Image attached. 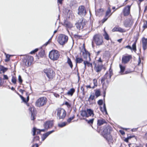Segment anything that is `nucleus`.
Returning <instances> with one entry per match:
<instances>
[{
	"label": "nucleus",
	"mask_w": 147,
	"mask_h": 147,
	"mask_svg": "<svg viewBox=\"0 0 147 147\" xmlns=\"http://www.w3.org/2000/svg\"><path fill=\"white\" fill-rule=\"evenodd\" d=\"M86 25L85 20L82 18L79 20L78 23L76 24V26L78 29H82Z\"/></svg>",
	"instance_id": "nucleus-9"
},
{
	"label": "nucleus",
	"mask_w": 147,
	"mask_h": 147,
	"mask_svg": "<svg viewBox=\"0 0 147 147\" xmlns=\"http://www.w3.org/2000/svg\"><path fill=\"white\" fill-rule=\"evenodd\" d=\"M111 13V9L109 7H108L105 16L107 18H109L112 14Z\"/></svg>",
	"instance_id": "nucleus-25"
},
{
	"label": "nucleus",
	"mask_w": 147,
	"mask_h": 147,
	"mask_svg": "<svg viewBox=\"0 0 147 147\" xmlns=\"http://www.w3.org/2000/svg\"><path fill=\"white\" fill-rule=\"evenodd\" d=\"M47 102V99L44 97L39 98L36 102L35 105L38 107L43 106L45 105Z\"/></svg>",
	"instance_id": "nucleus-5"
},
{
	"label": "nucleus",
	"mask_w": 147,
	"mask_h": 147,
	"mask_svg": "<svg viewBox=\"0 0 147 147\" xmlns=\"http://www.w3.org/2000/svg\"><path fill=\"white\" fill-rule=\"evenodd\" d=\"M20 96L23 102H26V100L24 97H23L21 95H20Z\"/></svg>",
	"instance_id": "nucleus-53"
},
{
	"label": "nucleus",
	"mask_w": 147,
	"mask_h": 147,
	"mask_svg": "<svg viewBox=\"0 0 147 147\" xmlns=\"http://www.w3.org/2000/svg\"><path fill=\"white\" fill-rule=\"evenodd\" d=\"M76 63H82L83 60L82 58L76 57Z\"/></svg>",
	"instance_id": "nucleus-30"
},
{
	"label": "nucleus",
	"mask_w": 147,
	"mask_h": 147,
	"mask_svg": "<svg viewBox=\"0 0 147 147\" xmlns=\"http://www.w3.org/2000/svg\"><path fill=\"white\" fill-rule=\"evenodd\" d=\"M44 71L49 78H51L53 77L54 73L51 69L49 68L45 69Z\"/></svg>",
	"instance_id": "nucleus-12"
},
{
	"label": "nucleus",
	"mask_w": 147,
	"mask_h": 147,
	"mask_svg": "<svg viewBox=\"0 0 147 147\" xmlns=\"http://www.w3.org/2000/svg\"><path fill=\"white\" fill-rule=\"evenodd\" d=\"M87 113H88V117L89 116H93L94 115L93 111L90 109H87L86 110Z\"/></svg>",
	"instance_id": "nucleus-24"
},
{
	"label": "nucleus",
	"mask_w": 147,
	"mask_h": 147,
	"mask_svg": "<svg viewBox=\"0 0 147 147\" xmlns=\"http://www.w3.org/2000/svg\"><path fill=\"white\" fill-rule=\"evenodd\" d=\"M81 52L82 53V55L87 60H86L87 65L89 67L90 65L89 61L91 60L89 53L84 48V49L83 50L81 51Z\"/></svg>",
	"instance_id": "nucleus-8"
},
{
	"label": "nucleus",
	"mask_w": 147,
	"mask_h": 147,
	"mask_svg": "<svg viewBox=\"0 0 147 147\" xmlns=\"http://www.w3.org/2000/svg\"><path fill=\"white\" fill-rule=\"evenodd\" d=\"M84 68L85 69L86 68V66L87 65L86 60L84 61Z\"/></svg>",
	"instance_id": "nucleus-55"
},
{
	"label": "nucleus",
	"mask_w": 147,
	"mask_h": 147,
	"mask_svg": "<svg viewBox=\"0 0 147 147\" xmlns=\"http://www.w3.org/2000/svg\"><path fill=\"white\" fill-rule=\"evenodd\" d=\"M81 115L83 117H88V113H87V111H82L81 113Z\"/></svg>",
	"instance_id": "nucleus-28"
},
{
	"label": "nucleus",
	"mask_w": 147,
	"mask_h": 147,
	"mask_svg": "<svg viewBox=\"0 0 147 147\" xmlns=\"http://www.w3.org/2000/svg\"><path fill=\"white\" fill-rule=\"evenodd\" d=\"M34 60V58L32 56H28L26 57L24 60V62L25 63V65L27 66H29L33 62Z\"/></svg>",
	"instance_id": "nucleus-10"
},
{
	"label": "nucleus",
	"mask_w": 147,
	"mask_h": 147,
	"mask_svg": "<svg viewBox=\"0 0 147 147\" xmlns=\"http://www.w3.org/2000/svg\"><path fill=\"white\" fill-rule=\"evenodd\" d=\"M49 40L44 45L46 46L49 43Z\"/></svg>",
	"instance_id": "nucleus-61"
},
{
	"label": "nucleus",
	"mask_w": 147,
	"mask_h": 147,
	"mask_svg": "<svg viewBox=\"0 0 147 147\" xmlns=\"http://www.w3.org/2000/svg\"><path fill=\"white\" fill-rule=\"evenodd\" d=\"M33 135L34 136L36 133L37 134H39L40 133V129H37L35 127H34L33 130Z\"/></svg>",
	"instance_id": "nucleus-26"
},
{
	"label": "nucleus",
	"mask_w": 147,
	"mask_h": 147,
	"mask_svg": "<svg viewBox=\"0 0 147 147\" xmlns=\"http://www.w3.org/2000/svg\"><path fill=\"white\" fill-rule=\"evenodd\" d=\"M122 38H121L119 39H118L117 40V41L119 42H121V41H122Z\"/></svg>",
	"instance_id": "nucleus-64"
},
{
	"label": "nucleus",
	"mask_w": 147,
	"mask_h": 147,
	"mask_svg": "<svg viewBox=\"0 0 147 147\" xmlns=\"http://www.w3.org/2000/svg\"><path fill=\"white\" fill-rule=\"evenodd\" d=\"M3 79V80H8V77L7 75H4Z\"/></svg>",
	"instance_id": "nucleus-47"
},
{
	"label": "nucleus",
	"mask_w": 147,
	"mask_h": 147,
	"mask_svg": "<svg viewBox=\"0 0 147 147\" xmlns=\"http://www.w3.org/2000/svg\"><path fill=\"white\" fill-rule=\"evenodd\" d=\"M108 18H107V17H106V16H105V17L102 20V23H104L107 20Z\"/></svg>",
	"instance_id": "nucleus-51"
},
{
	"label": "nucleus",
	"mask_w": 147,
	"mask_h": 147,
	"mask_svg": "<svg viewBox=\"0 0 147 147\" xmlns=\"http://www.w3.org/2000/svg\"><path fill=\"white\" fill-rule=\"evenodd\" d=\"M32 115V120H34L36 116V111L34 108H30L29 109Z\"/></svg>",
	"instance_id": "nucleus-17"
},
{
	"label": "nucleus",
	"mask_w": 147,
	"mask_h": 147,
	"mask_svg": "<svg viewBox=\"0 0 147 147\" xmlns=\"http://www.w3.org/2000/svg\"><path fill=\"white\" fill-rule=\"evenodd\" d=\"M113 73L110 70H109V73H107L102 78L101 83L103 84V88L104 89V93H105L106 90L108 85V80L110 79Z\"/></svg>",
	"instance_id": "nucleus-1"
},
{
	"label": "nucleus",
	"mask_w": 147,
	"mask_h": 147,
	"mask_svg": "<svg viewBox=\"0 0 147 147\" xmlns=\"http://www.w3.org/2000/svg\"><path fill=\"white\" fill-rule=\"evenodd\" d=\"M65 104L68 107H71V105L67 102H66L65 103Z\"/></svg>",
	"instance_id": "nucleus-54"
},
{
	"label": "nucleus",
	"mask_w": 147,
	"mask_h": 147,
	"mask_svg": "<svg viewBox=\"0 0 147 147\" xmlns=\"http://www.w3.org/2000/svg\"><path fill=\"white\" fill-rule=\"evenodd\" d=\"M93 82L94 84V87L95 86H97V80L96 79H94L93 80Z\"/></svg>",
	"instance_id": "nucleus-40"
},
{
	"label": "nucleus",
	"mask_w": 147,
	"mask_h": 147,
	"mask_svg": "<svg viewBox=\"0 0 147 147\" xmlns=\"http://www.w3.org/2000/svg\"><path fill=\"white\" fill-rule=\"evenodd\" d=\"M67 124V123L66 122H63L61 123L58 124V126L61 127H63L65 126Z\"/></svg>",
	"instance_id": "nucleus-37"
},
{
	"label": "nucleus",
	"mask_w": 147,
	"mask_h": 147,
	"mask_svg": "<svg viewBox=\"0 0 147 147\" xmlns=\"http://www.w3.org/2000/svg\"><path fill=\"white\" fill-rule=\"evenodd\" d=\"M132 58L131 55H127L123 56L122 59V63L124 64L127 63Z\"/></svg>",
	"instance_id": "nucleus-13"
},
{
	"label": "nucleus",
	"mask_w": 147,
	"mask_h": 147,
	"mask_svg": "<svg viewBox=\"0 0 147 147\" xmlns=\"http://www.w3.org/2000/svg\"><path fill=\"white\" fill-rule=\"evenodd\" d=\"M3 83V82L2 81V79L1 78H0V86L2 85Z\"/></svg>",
	"instance_id": "nucleus-58"
},
{
	"label": "nucleus",
	"mask_w": 147,
	"mask_h": 147,
	"mask_svg": "<svg viewBox=\"0 0 147 147\" xmlns=\"http://www.w3.org/2000/svg\"><path fill=\"white\" fill-rule=\"evenodd\" d=\"M98 104L100 105H102V104L103 103V101L102 100H99L98 101Z\"/></svg>",
	"instance_id": "nucleus-45"
},
{
	"label": "nucleus",
	"mask_w": 147,
	"mask_h": 147,
	"mask_svg": "<svg viewBox=\"0 0 147 147\" xmlns=\"http://www.w3.org/2000/svg\"><path fill=\"white\" fill-rule=\"evenodd\" d=\"M86 87L87 88H92L93 89L94 88V86H93V87H91L90 85H87L86 86Z\"/></svg>",
	"instance_id": "nucleus-56"
},
{
	"label": "nucleus",
	"mask_w": 147,
	"mask_h": 147,
	"mask_svg": "<svg viewBox=\"0 0 147 147\" xmlns=\"http://www.w3.org/2000/svg\"><path fill=\"white\" fill-rule=\"evenodd\" d=\"M143 27L144 29L147 28V21H144Z\"/></svg>",
	"instance_id": "nucleus-42"
},
{
	"label": "nucleus",
	"mask_w": 147,
	"mask_h": 147,
	"mask_svg": "<svg viewBox=\"0 0 147 147\" xmlns=\"http://www.w3.org/2000/svg\"><path fill=\"white\" fill-rule=\"evenodd\" d=\"M95 95L96 98L100 96V92L99 90H97L95 92Z\"/></svg>",
	"instance_id": "nucleus-38"
},
{
	"label": "nucleus",
	"mask_w": 147,
	"mask_h": 147,
	"mask_svg": "<svg viewBox=\"0 0 147 147\" xmlns=\"http://www.w3.org/2000/svg\"><path fill=\"white\" fill-rule=\"evenodd\" d=\"M8 69L4 67L3 66L0 65V71H2L3 73L6 71Z\"/></svg>",
	"instance_id": "nucleus-32"
},
{
	"label": "nucleus",
	"mask_w": 147,
	"mask_h": 147,
	"mask_svg": "<svg viewBox=\"0 0 147 147\" xmlns=\"http://www.w3.org/2000/svg\"><path fill=\"white\" fill-rule=\"evenodd\" d=\"M140 63H141L140 59V58L139 57V58L138 63V65H139L140 64Z\"/></svg>",
	"instance_id": "nucleus-60"
},
{
	"label": "nucleus",
	"mask_w": 147,
	"mask_h": 147,
	"mask_svg": "<svg viewBox=\"0 0 147 147\" xmlns=\"http://www.w3.org/2000/svg\"><path fill=\"white\" fill-rule=\"evenodd\" d=\"M136 41H135L133 44L132 45V47H131L130 46L128 45L126 46L125 48H127L128 49H130L131 50H133L135 52L136 51Z\"/></svg>",
	"instance_id": "nucleus-19"
},
{
	"label": "nucleus",
	"mask_w": 147,
	"mask_h": 147,
	"mask_svg": "<svg viewBox=\"0 0 147 147\" xmlns=\"http://www.w3.org/2000/svg\"><path fill=\"white\" fill-rule=\"evenodd\" d=\"M75 117L74 115H73L72 117H70L67 120V121L69 123H70L71 121L74 119Z\"/></svg>",
	"instance_id": "nucleus-43"
},
{
	"label": "nucleus",
	"mask_w": 147,
	"mask_h": 147,
	"mask_svg": "<svg viewBox=\"0 0 147 147\" xmlns=\"http://www.w3.org/2000/svg\"><path fill=\"white\" fill-rule=\"evenodd\" d=\"M104 36L105 39L107 40H109V35L105 32V34H104Z\"/></svg>",
	"instance_id": "nucleus-41"
},
{
	"label": "nucleus",
	"mask_w": 147,
	"mask_h": 147,
	"mask_svg": "<svg viewBox=\"0 0 147 147\" xmlns=\"http://www.w3.org/2000/svg\"><path fill=\"white\" fill-rule=\"evenodd\" d=\"M133 22V20L131 18L126 19L124 22V25L126 27H129L132 25Z\"/></svg>",
	"instance_id": "nucleus-14"
},
{
	"label": "nucleus",
	"mask_w": 147,
	"mask_h": 147,
	"mask_svg": "<svg viewBox=\"0 0 147 147\" xmlns=\"http://www.w3.org/2000/svg\"><path fill=\"white\" fill-rule=\"evenodd\" d=\"M67 63L71 68L73 67V64L70 59L69 57L67 58Z\"/></svg>",
	"instance_id": "nucleus-33"
},
{
	"label": "nucleus",
	"mask_w": 147,
	"mask_h": 147,
	"mask_svg": "<svg viewBox=\"0 0 147 147\" xmlns=\"http://www.w3.org/2000/svg\"><path fill=\"white\" fill-rule=\"evenodd\" d=\"M53 125V121H48L45 123L44 124V126L45 129H47L49 128L52 127Z\"/></svg>",
	"instance_id": "nucleus-16"
},
{
	"label": "nucleus",
	"mask_w": 147,
	"mask_h": 147,
	"mask_svg": "<svg viewBox=\"0 0 147 147\" xmlns=\"http://www.w3.org/2000/svg\"><path fill=\"white\" fill-rule=\"evenodd\" d=\"M93 42L95 43L98 46L102 45L103 41L102 36L98 34L95 35L93 37Z\"/></svg>",
	"instance_id": "nucleus-3"
},
{
	"label": "nucleus",
	"mask_w": 147,
	"mask_h": 147,
	"mask_svg": "<svg viewBox=\"0 0 147 147\" xmlns=\"http://www.w3.org/2000/svg\"><path fill=\"white\" fill-rule=\"evenodd\" d=\"M95 98V96L94 95H92L91 94L89 98V99L91 100H93L94 99V98Z\"/></svg>",
	"instance_id": "nucleus-48"
},
{
	"label": "nucleus",
	"mask_w": 147,
	"mask_h": 147,
	"mask_svg": "<svg viewBox=\"0 0 147 147\" xmlns=\"http://www.w3.org/2000/svg\"><path fill=\"white\" fill-rule=\"evenodd\" d=\"M95 67H94V69L97 72L100 71L102 69V66L100 65H96L95 64Z\"/></svg>",
	"instance_id": "nucleus-23"
},
{
	"label": "nucleus",
	"mask_w": 147,
	"mask_h": 147,
	"mask_svg": "<svg viewBox=\"0 0 147 147\" xmlns=\"http://www.w3.org/2000/svg\"><path fill=\"white\" fill-rule=\"evenodd\" d=\"M118 31L120 32H124V30L121 28L120 27H118Z\"/></svg>",
	"instance_id": "nucleus-49"
},
{
	"label": "nucleus",
	"mask_w": 147,
	"mask_h": 147,
	"mask_svg": "<svg viewBox=\"0 0 147 147\" xmlns=\"http://www.w3.org/2000/svg\"><path fill=\"white\" fill-rule=\"evenodd\" d=\"M75 89L74 88H72L68 92L67 94L68 95H70L72 96L74 92H75Z\"/></svg>",
	"instance_id": "nucleus-31"
},
{
	"label": "nucleus",
	"mask_w": 147,
	"mask_h": 147,
	"mask_svg": "<svg viewBox=\"0 0 147 147\" xmlns=\"http://www.w3.org/2000/svg\"><path fill=\"white\" fill-rule=\"evenodd\" d=\"M16 78L14 76H12V78L11 79V82L14 84H16Z\"/></svg>",
	"instance_id": "nucleus-36"
},
{
	"label": "nucleus",
	"mask_w": 147,
	"mask_h": 147,
	"mask_svg": "<svg viewBox=\"0 0 147 147\" xmlns=\"http://www.w3.org/2000/svg\"><path fill=\"white\" fill-rule=\"evenodd\" d=\"M111 130V128L109 126H107L104 129L102 132V136L108 141L112 140V136L110 134Z\"/></svg>",
	"instance_id": "nucleus-2"
},
{
	"label": "nucleus",
	"mask_w": 147,
	"mask_h": 147,
	"mask_svg": "<svg viewBox=\"0 0 147 147\" xmlns=\"http://www.w3.org/2000/svg\"><path fill=\"white\" fill-rule=\"evenodd\" d=\"M106 123L105 120L103 119L100 118L97 120V125L98 126H100Z\"/></svg>",
	"instance_id": "nucleus-22"
},
{
	"label": "nucleus",
	"mask_w": 147,
	"mask_h": 147,
	"mask_svg": "<svg viewBox=\"0 0 147 147\" xmlns=\"http://www.w3.org/2000/svg\"><path fill=\"white\" fill-rule=\"evenodd\" d=\"M68 40L67 36L63 34H60L58 38L57 41L59 44L63 45L66 43Z\"/></svg>",
	"instance_id": "nucleus-7"
},
{
	"label": "nucleus",
	"mask_w": 147,
	"mask_h": 147,
	"mask_svg": "<svg viewBox=\"0 0 147 147\" xmlns=\"http://www.w3.org/2000/svg\"><path fill=\"white\" fill-rule=\"evenodd\" d=\"M84 119L85 120H86V122H87L88 123H89V124H92L94 120V119H91L89 120H88L87 119Z\"/></svg>",
	"instance_id": "nucleus-35"
},
{
	"label": "nucleus",
	"mask_w": 147,
	"mask_h": 147,
	"mask_svg": "<svg viewBox=\"0 0 147 147\" xmlns=\"http://www.w3.org/2000/svg\"><path fill=\"white\" fill-rule=\"evenodd\" d=\"M144 138L146 139H147V133H146L145 134V135L144 136Z\"/></svg>",
	"instance_id": "nucleus-63"
},
{
	"label": "nucleus",
	"mask_w": 147,
	"mask_h": 147,
	"mask_svg": "<svg viewBox=\"0 0 147 147\" xmlns=\"http://www.w3.org/2000/svg\"><path fill=\"white\" fill-rule=\"evenodd\" d=\"M119 132L122 135H124L125 134L124 131L122 130H120Z\"/></svg>",
	"instance_id": "nucleus-57"
},
{
	"label": "nucleus",
	"mask_w": 147,
	"mask_h": 147,
	"mask_svg": "<svg viewBox=\"0 0 147 147\" xmlns=\"http://www.w3.org/2000/svg\"><path fill=\"white\" fill-rule=\"evenodd\" d=\"M38 145L37 144H35L33 145L32 146V147H38Z\"/></svg>",
	"instance_id": "nucleus-59"
},
{
	"label": "nucleus",
	"mask_w": 147,
	"mask_h": 147,
	"mask_svg": "<svg viewBox=\"0 0 147 147\" xmlns=\"http://www.w3.org/2000/svg\"><path fill=\"white\" fill-rule=\"evenodd\" d=\"M118 27H115L112 30L113 32L118 31Z\"/></svg>",
	"instance_id": "nucleus-50"
},
{
	"label": "nucleus",
	"mask_w": 147,
	"mask_h": 147,
	"mask_svg": "<svg viewBox=\"0 0 147 147\" xmlns=\"http://www.w3.org/2000/svg\"><path fill=\"white\" fill-rule=\"evenodd\" d=\"M80 89L82 92L83 94L84 95L85 94V92L84 91V88L82 86L81 87Z\"/></svg>",
	"instance_id": "nucleus-52"
},
{
	"label": "nucleus",
	"mask_w": 147,
	"mask_h": 147,
	"mask_svg": "<svg viewBox=\"0 0 147 147\" xmlns=\"http://www.w3.org/2000/svg\"><path fill=\"white\" fill-rule=\"evenodd\" d=\"M78 14L81 16H84L86 13L85 7L83 6H80L78 9Z\"/></svg>",
	"instance_id": "nucleus-11"
},
{
	"label": "nucleus",
	"mask_w": 147,
	"mask_h": 147,
	"mask_svg": "<svg viewBox=\"0 0 147 147\" xmlns=\"http://www.w3.org/2000/svg\"><path fill=\"white\" fill-rule=\"evenodd\" d=\"M137 128L133 129H131L132 131H136L137 130Z\"/></svg>",
	"instance_id": "nucleus-62"
},
{
	"label": "nucleus",
	"mask_w": 147,
	"mask_h": 147,
	"mask_svg": "<svg viewBox=\"0 0 147 147\" xmlns=\"http://www.w3.org/2000/svg\"><path fill=\"white\" fill-rule=\"evenodd\" d=\"M5 55H6V59L5 60V61L7 62L9 61V60L10 55L8 54H6V53H5Z\"/></svg>",
	"instance_id": "nucleus-39"
},
{
	"label": "nucleus",
	"mask_w": 147,
	"mask_h": 147,
	"mask_svg": "<svg viewBox=\"0 0 147 147\" xmlns=\"http://www.w3.org/2000/svg\"><path fill=\"white\" fill-rule=\"evenodd\" d=\"M142 47L144 50H146L147 49V38H146L143 37L142 39Z\"/></svg>",
	"instance_id": "nucleus-20"
},
{
	"label": "nucleus",
	"mask_w": 147,
	"mask_h": 147,
	"mask_svg": "<svg viewBox=\"0 0 147 147\" xmlns=\"http://www.w3.org/2000/svg\"><path fill=\"white\" fill-rule=\"evenodd\" d=\"M103 9H99L98 10L96 11V14L97 16H100L102 14Z\"/></svg>",
	"instance_id": "nucleus-34"
},
{
	"label": "nucleus",
	"mask_w": 147,
	"mask_h": 147,
	"mask_svg": "<svg viewBox=\"0 0 147 147\" xmlns=\"http://www.w3.org/2000/svg\"><path fill=\"white\" fill-rule=\"evenodd\" d=\"M38 49H34V50L30 52V53L31 54H34L35 53H36V52L37 51H38Z\"/></svg>",
	"instance_id": "nucleus-44"
},
{
	"label": "nucleus",
	"mask_w": 147,
	"mask_h": 147,
	"mask_svg": "<svg viewBox=\"0 0 147 147\" xmlns=\"http://www.w3.org/2000/svg\"><path fill=\"white\" fill-rule=\"evenodd\" d=\"M56 111L57 117L59 119H63L65 118L66 113L64 109L58 108L57 109Z\"/></svg>",
	"instance_id": "nucleus-4"
},
{
	"label": "nucleus",
	"mask_w": 147,
	"mask_h": 147,
	"mask_svg": "<svg viewBox=\"0 0 147 147\" xmlns=\"http://www.w3.org/2000/svg\"><path fill=\"white\" fill-rule=\"evenodd\" d=\"M59 55V53L57 51L53 50L50 52L49 57L51 59L55 61L58 59Z\"/></svg>",
	"instance_id": "nucleus-6"
},
{
	"label": "nucleus",
	"mask_w": 147,
	"mask_h": 147,
	"mask_svg": "<svg viewBox=\"0 0 147 147\" xmlns=\"http://www.w3.org/2000/svg\"><path fill=\"white\" fill-rule=\"evenodd\" d=\"M131 5H128L125 7L123 10V13L125 16L128 15L130 13V9Z\"/></svg>",
	"instance_id": "nucleus-15"
},
{
	"label": "nucleus",
	"mask_w": 147,
	"mask_h": 147,
	"mask_svg": "<svg viewBox=\"0 0 147 147\" xmlns=\"http://www.w3.org/2000/svg\"><path fill=\"white\" fill-rule=\"evenodd\" d=\"M100 110L103 113H105L106 114H107V111L106 108V105L105 103L104 104L103 108L100 107Z\"/></svg>",
	"instance_id": "nucleus-27"
},
{
	"label": "nucleus",
	"mask_w": 147,
	"mask_h": 147,
	"mask_svg": "<svg viewBox=\"0 0 147 147\" xmlns=\"http://www.w3.org/2000/svg\"><path fill=\"white\" fill-rule=\"evenodd\" d=\"M119 67L120 69V73L121 74H123V72L125 69V67L122 65L121 64H120Z\"/></svg>",
	"instance_id": "nucleus-29"
},
{
	"label": "nucleus",
	"mask_w": 147,
	"mask_h": 147,
	"mask_svg": "<svg viewBox=\"0 0 147 147\" xmlns=\"http://www.w3.org/2000/svg\"><path fill=\"white\" fill-rule=\"evenodd\" d=\"M18 80L20 83H21L22 82V79L20 75H19L18 77Z\"/></svg>",
	"instance_id": "nucleus-46"
},
{
	"label": "nucleus",
	"mask_w": 147,
	"mask_h": 147,
	"mask_svg": "<svg viewBox=\"0 0 147 147\" xmlns=\"http://www.w3.org/2000/svg\"><path fill=\"white\" fill-rule=\"evenodd\" d=\"M63 25L67 28H71L73 27V25L70 22L65 20L63 23Z\"/></svg>",
	"instance_id": "nucleus-18"
},
{
	"label": "nucleus",
	"mask_w": 147,
	"mask_h": 147,
	"mask_svg": "<svg viewBox=\"0 0 147 147\" xmlns=\"http://www.w3.org/2000/svg\"><path fill=\"white\" fill-rule=\"evenodd\" d=\"M54 131V130H53L51 131H48L45 134H43L42 137V140L44 141L49 135Z\"/></svg>",
	"instance_id": "nucleus-21"
}]
</instances>
